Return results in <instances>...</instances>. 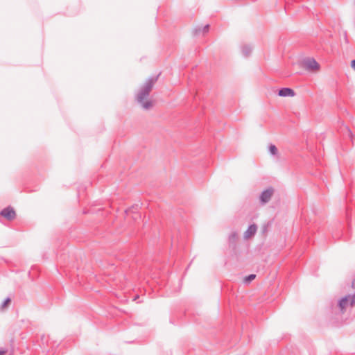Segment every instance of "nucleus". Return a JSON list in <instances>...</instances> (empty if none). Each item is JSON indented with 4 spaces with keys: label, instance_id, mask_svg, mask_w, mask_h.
<instances>
[{
    "label": "nucleus",
    "instance_id": "nucleus-2",
    "mask_svg": "<svg viewBox=\"0 0 355 355\" xmlns=\"http://www.w3.org/2000/svg\"><path fill=\"white\" fill-rule=\"evenodd\" d=\"M302 67L310 71L317 72L320 70V66L319 63L312 58H308L302 61Z\"/></svg>",
    "mask_w": 355,
    "mask_h": 355
},
{
    "label": "nucleus",
    "instance_id": "nucleus-8",
    "mask_svg": "<svg viewBox=\"0 0 355 355\" xmlns=\"http://www.w3.org/2000/svg\"><path fill=\"white\" fill-rule=\"evenodd\" d=\"M269 152L272 154V155H276L277 153V148H276L275 146L274 145H270L269 146Z\"/></svg>",
    "mask_w": 355,
    "mask_h": 355
},
{
    "label": "nucleus",
    "instance_id": "nucleus-5",
    "mask_svg": "<svg viewBox=\"0 0 355 355\" xmlns=\"http://www.w3.org/2000/svg\"><path fill=\"white\" fill-rule=\"evenodd\" d=\"M278 94L279 96H282V97H287V96L293 97L295 96V92L293 89H291L290 88H283L279 91Z\"/></svg>",
    "mask_w": 355,
    "mask_h": 355
},
{
    "label": "nucleus",
    "instance_id": "nucleus-3",
    "mask_svg": "<svg viewBox=\"0 0 355 355\" xmlns=\"http://www.w3.org/2000/svg\"><path fill=\"white\" fill-rule=\"evenodd\" d=\"M355 303V296L349 295L342 299L339 303V306L342 311H344L347 308L352 307Z\"/></svg>",
    "mask_w": 355,
    "mask_h": 355
},
{
    "label": "nucleus",
    "instance_id": "nucleus-1",
    "mask_svg": "<svg viewBox=\"0 0 355 355\" xmlns=\"http://www.w3.org/2000/svg\"><path fill=\"white\" fill-rule=\"evenodd\" d=\"M153 82L152 80H149L141 87V91L138 94V101L141 104L143 107L148 109L151 107L152 103L150 101H147L146 98L148 96L149 92H150L153 87Z\"/></svg>",
    "mask_w": 355,
    "mask_h": 355
},
{
    "label": "nucleus",
    "instance_id": "nucleus-6",
    "mask_svg": "<svg viewBox=\"0 0 355 355\" xmlns=\"http://www.w3.org/2000/svg\"><path fill=\"white\" fill-rule=\"evenodd\" d=\"M272 194H273L272 189H267V190L264 191L261 193V197H260L261 202H263L264 203L267 202L270 199Z\"/></svg>",
    "mask_w": 355,
    "mask_h": 355
},
{
    "label": "nucleus",
    "instance_id": "nucleus-4",
    "mask_svg": "<svg viewBox=\"0 0 355 355\" xmlns=\"http://www.w3.org/2000/svg\"><path fill=\"white\" fill-rule=\"evenodd\" d=\"M1 215L8 220H12L15 218L16 214L13 208L8 207L1 211Z\"/></svg>",
    "mask_w": 355,
    "mask_h": 355
},
{
    "label": "nucleus",
    "instance_id": "nucleus-11",
    "mask_svg": "<svg viewBox=\"0 0 355 355\" xmlns=\"http://www.w3.org/2000/svg\"><path fill=\"white\" fill-rule=\"evenodd\" d=\"M6 353V351H5V350H1L0 351V355H5Z\"/></svg>",
    "mask_w": 355,
    "mask_h": 355
},
{
    "label": "nucleus",
    "instance_id": "nucleus-7",
    "mask_svg": "<svg viewBox=\"0 0 355 355\" xmlns=\"http://www.w3.org/2000/svg\"><path fill=\"white\" fill-rule=\"evenodd\" d=\"M257 232V227L254 225H250L244 233V237L246 239L251 238Z\"/></svg>",
    "mask_w": 355,
    "mask_h": 355
},
{
    "label": "nucleus",
    "instance_id": "nucleus-9",
    "mask_svg": "<svg viewBox=\"0 0 355 355\" xmlns=\"http://www.w3.org/2000/svg\"><path fill=\"white\" fill-rule=\"evenodd\" d=\"M255 277H256L255 275H250L249 276L245 277L244 278V282L248 283L250 281L253 280L255 278Z\"/></svg>",
    "mask_w": 355,
    "mask_h": 355
},
{
    "label": "nucleus",
    "instance_id": "nucleus-10",
    "mask_svg": "<svg viewBox=\"0 0 355 355\" xmlns=\"http://www.w3.org/2000/svg\"><path fill=\"white\" fill-rule=\"evenodd\" d=\"M351 67L355 70V60L351 62Z\"/></svg>",
    "mask_w": 355,
    "mask_h": 355
}]
</instances>
